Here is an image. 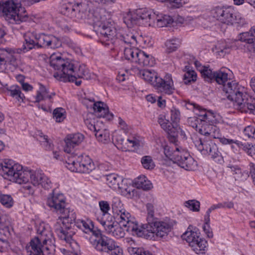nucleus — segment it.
Returning <instances> with one entry per match:
<instances>
[{
  "label": "nucleus",
  "instance_id": "nucleus-1",
  "mask_svg": "<svg viewBox=\"0 0 255 255\" xmlns=\"http://www.w3.org/2000/svg\"><path fill=\"white\" fill-rule=\"evenodd\" d=\"M47 205L51 210L60 215L55 225V230L58 237L61 239H70L74 232L67 229L65 221L72 222L76 219V215L73 210L66 208L65 198L64 195L53 191L49 194L47 199Z\"/></svg>",
  "mask_w": 255,
  "mask_h": 255
},
{
  "label": "nucleus",
  "instance_id": "nucleus-2",
  "mask_svg": "<svg viewBox=\"0 0 255 255\" xmlns=\"http://www.w3.org/2000/svg\"><path fill=\"white\" fill-rule=\"evenodd\" d=\"M95 15L96 17L95 24L98 27L101 42L107 46L116 44L118 33L113 22L107 17L110 16L109 13L104 9H100L95 13Z\"/></svg>",
  "mask_w": 255,
  "mask_h": 255
},
{
  "label": "nucleus",
  "instance_id": "nucleus-3",
  "mask_svg": "<svg viewBox=\"0 0 255 255\" xmlns=\"http://www.w3.org/2000/svg\"><path fill=\"white\" fill-rule=\"evenodd\" d=\"M147 223L142 224L139 230L141 236L139 238H152L165 237L170 230V225L167 222L158 221L154 213H147Z\"/></svg>",
  "mask_w": 255,
  "mask_h": 255
},
{
  "label": "nucleus",
  "instance_id": "nucleus-4",
  "mask_svg": "<svg viewBox=\"0 0 255 255\" xmlns=\"http://www.w3.org/2000/svg\"><path fill=\"white\" fill-rule=\"evenodd\" d=\"M50 66L57 72L54 74L57 79L63 82H71L75 67L73 62L64 58L60 53H53L50 57Z\"/></svg>",
  "mask_w": 255,
  "mask_h": 255
},
{
  "label": "nucleus",
  "instance_id": "nucleus-5",
  "mask_svg": "<svg viewBox=\"0 0 255 255\" xmlns=\"http://www.w3.org/2000/svg\"><path fill=\"white\" fill-rule=\"evenodd\" d=\"M0 174L6 179L21 184L27 181L29 170H23L22 165L14 161L5 159L0 164Z\"/></svg>",
  "mask_w": 255,
  "mask_h": 255
},
{
  "label": "nucleus",
  "instance_id": "nucleus-6",
  "mask_svg": "<svg viewBox=\"0 0 255 255\" xmlns=\"http://www.w3.org/2000/svg\"><path fill=\"white\" fill-rule=\"evenodd\" d=\"M138 74L146 82L158 87L163 94L171 95L175 91L173 81L170 74H166L164 79L158 77L157 73L151 70H139Z\"/></svg>",
  "mask_w": 255,
  "mask_h": 255
},
{
  "label": "nucleus",
  "instance_id": "nucleus-7",
  "mask_svg": "<svg viewBox=\"0 0 255 255\" xmlns=\"http://www.w3.org/2000/svg\"><path fill=\"white\" fill-rule=\"evenodd\" d=\"M22 0H0V12L17 23L25 21L27 14L21 6Z\"/></svg>",
  "mask_w": 255,
  "mask_h": 255
},
{
  "label": "nucleus",
  "instance_id": "nucleus-8",
  "mask_svg": "<svg viewBox=\"0 0 255 255\" xmlns=\"http://www.w3.org/2000/svg\"><path fill=\"white\" fill-rule=\"evenodd\" d=\"M155 15L152 11L146 9H138L134 11H129L125 13L124 21L128 27H132L135 25H143L147 26L153 22L150 21Z\"/></svg>",
  "mask_w": 255,
  "mask_h": 255
},
{
  "label": "nucleus",
  "instance_id": "nucleus-9",
  "mask_svg": "<svg viewBox=\"0 0 255 255\" xmlns=\"http://www.w3.org/2000/svg\"><path fill=\"white\" fill-rule=\"evenodd\" d=\"M65 166L71 171L84 173H89L95 168L93 161L86 155H69L66 161Z\"/></svg>",
  "mask_w": 255,
  "mask_h": 255
},
{
  "label": "nucleus",
  "instance_id": "nucleus-10",
  "mask_svg": "<svg viewBox=\"0 0 255 255\" xmlns=\"http://www.w3.org/2000/svg\"><path fill=\"white\" fill-rule=\"evenodd\" d=\"M124 54L126 59L141 66H151L154 64V59L151 55L134 47H125Z\"/></svg>",
  "mask_w": 255,
  "mask_h": 255
},
{
  "label": "nucleus",
  "instance_id": "nucleus-11",
  "mask_svg": "<svg viewBox=\"0 0 255 255\" xmlns=\"http://www.w3.org/2000/svg\"><path fill=\"white\" fill-rule=\"evenodd\" d=\"M223 91L226 94L227 98L234 103L235 108L243 102L244 98L247 97L243 87L235 81L228 82L224 84Z\"/></svg>",
  "mask_w": 255,
  "mask_h": 255
},
{
  "label": "nucleus",
  "instance_id": "nucleus-12",
  "mask_svg": "<svg viewBox=\"0 0 255 255\" xmlns=\"http://www.w3.org/2000/svg\"><path fill=\"white\" fill-rule=\"evenodd\" d=\"M115 217L119 225L125 228L126 230L133 236L138 238L141 236L137 222L134 218L131 217L129 212L124 210L115 215Z\"/></svg>",
  "mask_w": 255,
  "mask_h": 255
},
{
  "label": "nucleus",
  "instance_id": "nucleus-13",
  "mask_svg": "<svg viewBox=\"0 0 255 255\" xmlns=\"http://www.w3.org/2000/svg\"><path fill=\"white\" fill-rule=\"evenodd\" d=\"M193 143L195 146L203 155H210L214 159L220 156V153L217 145L210 139L195 137L193 139Z\"/></svg>",
  "mask_w": 255,
  "mask_h": 255
},
{
  "label": "nucleus",
  "instance_id": "nucleus-14",
  "mask_svg": "<svg viewBox=\"0 0 255 255\" xmlns=\"http://www.w3.org/2000/svg\"><path fill=\"white\" fill-rule=\"evenodd\" d=\"M28 173L27 181L30 179L32 185L41 187L45 189H49L51 187V180L41 170H29Z\"/></svg>",
  "mask_w": 255,
  "mask_h": 255
},
{
  "label": "nucleus",
  "instance_id": "nucleus-15",
  "mask_svg": "<svg viewBox=\"0 0 255 255\" xmlns=\"http://www.w3.org/2000/svg\"><path fill=\"white\" fill-rule=\"evenodd\" d=\"M82 103L88 109L92 108L94 112L98 117L106 118L109 120L113 119V115L109 113L107 106L103 102H95L94 100L85 98L82 100Z\"/></svg>",
  "mask_w": 255,
  "mask_h": 255
},
{
  "label": "nucleus",
  "instance_id": "nucleus-16",
  "mask_svg": "<svg viewBox=\"0 0 255 255\" xmlns=\"http://www.w3.org/2000/svg\"><path fill=\"white\" fill-rule=\"evenodd\" d=\"M93 246L100 252L111 253L113 255H122L123 250L113 240H92Z\"/></svg>",
  "mask_w": 255,
  "mask_h": 255
},
{
  "label": "nucleus",
  "instance_id": "nucleus-17",
  "mask_svg": "<svg viewBox=\"0 0 255 255\" xmlns=\"http://www.w3.org/2000/svg\"><path fill=\"white\" fill-rule=\"evenodd\" d=\"M181 152L176 151L174 153V158L175 162L182 168L187 170H193L197 167L196 161L190 155L186 150L183 148Z\"/></svg>",
  "mask_w": 255,
  "mask_h": 255
},
{
  "label": "nucleus",
  "instance_id": "nucleus-18",
  "mask_svg": "<svg viewBox=\"0 0 255 255\" xmlns=\"http://www.w3.org/2000/svg\"><path fill=\"white\" fill-rule=\"evenodd\" d=\"M234 10L230 7L217 6L211 10L212 16L221 23L230 25L233 21Z\"/></svg>",
  "mask_w": 255,
  "mask_h": 255
},
{
  "label": "nucleus",
  "instance_id": "nucleus-19",
  "mask_svg": "<svg viewBox=\"0 0 255 255\" xmlns=\"http://www.w3.org/2000/svg\"><path fill=\"white\" fill-rule=\"evenodd\" d=\"M185 107L188 110H193L195 115L198 116L201 123L203 122L214 124L216 122V116L211 111H207L200 106L195 104L187 102L185 104Z\"/></svg>",
  "mask_w": 255,
  "mask_h": 255
},
{
  "label": "nucleus",
  "instance_id": "nucleus-20",
  "mask_svg": "<svg viewBox=\"0 0 255 255\" xmlns=\"http://www.w3.org/2000/svg\"><path fill=\"white\" fill-rule=\"evenodd\" d=\"M53 246L47 240H30L26 250L30 255H43V252L50 251Z\"/></svg>",
  "mask_w": 255,
  "mask_h": 255
},
{
  "label": "nucleus",
  "instance_id": "nucleus-21",
  "mask_svg": "<svg viewBox=\"0 0 255 255\" xmlns=\"http://www.w3.org/2000/svg\"><path fill=\"white\" fill-rule=\"evenodd\" d=\"M37 44L40 48L55 49L61 47L62 45L60 39L53 34H39Z\"/></svg>",
  "mask_w": 255,
  "mask_h": 255
},
{
  "label": "nucleus",
  "instance_id": "nucleus-22",
  "mask_svg": "<svg viewBox=\"0 0 255 255\" xmlns=\"http://www.w3.org/2000/svg\"><path fill=\"white\" fill-rule=\"evenodd\" d=\"M96 114L92 113H88L84 118V123L87 128L96 133L98 129L102 130L104 126L102 121L97 119Z\"/></svg>",
  "mask_w": 255,
  "mask_h": 255
},
{
  "label": "nucleus",
  "instance_id": "nucleus-23",
  "mask_svg": "<svg viewBox=\"0 0 255 255\" xmlns=\"http://www.w3.org/2000/svg\"><path fill=\"white\" fill-rule=\"evenodd\" d=\"M77 226L86 233H91L96 238L103 239L105 237L101 231L94 226L93 222L90 220H81L77 223Z\"/></svg>",
  "mask_w": 255,
  "mask_h": 255
},
{
  "label": "nucleus",
  "instance_id": "nucleus-24",
  "mask_svg": "<svg viewBox=\"0 0 255 255\" xmlns=\"http://www.w3.org/2000/svg\"><path fill=\"white\" fill-rule=\"evenodd\" d=\"M84 135L80 133L68 135L65 139L64 151L70 153L76 146L79 145L83 140Z\"/></svg>",
  "mask_w": 255,
  "mask_h": 255
},
{
  "label": "nucleus",
  "instance_id": "nucleus-25",
  "mask_svg": "<svg viewBox=\"0 0 255 255\" xmlns=\"http://www.w3.org/2000/svg\"><path fill=\"white\" fill-rule=\"evenodd\" d=\"M199 128V132L205 136H208L214 138H217L221 136L220 129L212 123L208 122H203Z\"/></svg>",
  "mask_w": 255,
  "mask_h": 255
},
{
  "label": "nucleus",
  "instance_id": "nucleus-26",
  "mask_svg": "<svg viewBox=\"0 0 255 255\" xmlns=\"http://www.w3.org/2000/svg\"><path fill=\"white\" fill-rule=\"evenodd\" d=\"M39 34L35 32H27L24 35V42L22 49L24 52L28 51L34 48H40L37 44Z\"/></svg>",
  "mask_w": 255,
  "mask_h": 255
},
{
  "label": "nucleus",
  "instance_id": "nucleus-27",
  "mask_svg": "<svg viewBox=\"0 0 255 255\" xmlns=\"http://www.w3.org/2000/svg\"><path fill=\"white\" fill-rule=\"evenodd\" d=\"M55 95V93L49 92L45 87L40 84L35 96V102L39 103L45 101L47 103L48 106L49 107L52 102V99Z\"/></svg>",
  "mask_w": 255,
  "mask_h": 255
},
{
  "label": "nucleus",
  "instance_id": "nucleus-28",
  "mask_svg": "<svg viewBox=\"0 0 255 255\" xmlns=\"http://www.w3.org/2000/svg\"><path fill=\"white\" fill-rule=\"evenodd\" d=\"M235 109L241 113H250L255 115V99L249 97L247 95L243 102H241Z\"/></svg>",
  "mask_w": 255,
  "mask_h": 255
},
{
  "label": "nucleus",
  "instance_id": "nucleus-29",
  "mask_svg": "<svg viewBox=\"0 0 255 255\" xmlns=\"http://www.w3.org/2000/svg\"><path fill=\"white\" fill-rule=\"evenodd\" d=\"M119 147L124 151L131 150L134 148L137 149L140 145V142L134 137L131 139H124L120 136L117 139Z\"/></svg>",
  "mask_w": 255,
  "mask_h": 255
},
{
  "label": "nucleus",
  "instance_id": "nucleus-30",
  "mask_svg": "<svg viewBox=\"0 0 255 255\" xmlns=\"http://www.w3.org/2000/svg\"><path fill=\"white\" fill-rule=\"evenodd\" d=\"M115 41L116 44L121 42L127 44L134 45L137 43L136 36L130 31H121L119 32Z\"/></svg>",
  "mask_w": 255,
  "mask_h": 255
},
{
  "label": "nucleus",
  "instance_id": "nucleus-31",
  "mask_svg": "<svg viewBox=\"0 0 255 255\" xmlns=\"http://www.w3.org/2000/svg\"><path fill=\"white\" fill-rule=\"evenodd\" d=\"M155 16L153 18H151V21L152 22L151 25H147V26H156L159 27H162L164 26H167L172 23L173 19L171 16L167 15H159L154 12Z\"/></svg>",
  "mask_w": 255,
  "mask_h": 255
},
{
  "label": "nucleus",
  "instance_id": "nucleus-32",
  "mask_svg": "<svg viewBox=\"0 0 255 255\" xmlns=\"http://www.w3.org/2000/svg\"><path fill=\"white\" fill-rule=\"evenodd\" d=\"M65 248H61L60 250L64 255H78L77 252L79 246L76 240H64Z\"/></svg>",
  "mask_w": 255,
  "mask_h": 255
},
{
  "label": "nucleus",
  "instance_id": "nucleus-33",
  "mask_svg": "<svg viewBox=\"0 0 255 255\" xmlns=\"http://www.w3.org/2000/svg\"><path fill=\"white\" fill-rule=\"evenodd\" d=\"M35 227L37 235L34 239H51L52 238V234L44 222H37Z\"/></svg>",
  "mask_w": 255,
  "mask_h": 255
},
{
  "label": "nucleus",
  "instance_id": "nucleus-34",
  "mask_svg": "<svg viewBox=\"0 0 255 255\" xmlns=\"http://www.w3.org/2000/svg\"><path fill=\"white\" fill-rule=\"evenodd\" d=\"M189 246L196 254H203L207 249V240H186Z\"/></svg>",
  "mask_w": 255,
  "mask_h": 255
},
{
  "label": "nucleus",
  "instance_id": "nucleus-35",
  "mask_svg": "<svg viewBox=\"0 0 255 255\" xmlns=\"http://www.w3.org/2000/svg\"><path fill=\"white\" fill-rule=\"evenodd\" d=\"M106 184L114 190H118L120 183L123 181V177L115 173L106 175Z\"/></svg>",
  "mask_w": 255,
  "mask_h": 255
},
{
  "label": "nucleus",
  "instance_id": "nucleus-36",
  "mask_svg": "<svg viewBox=\"0 0 255 255\" xmlns=\"http://www.w3.org/2000/svg\"><path fill=\"white\" fill-rule=\"evenodd\" d=\"M166 131L170 136V140L171 142H175L176 140V137L178 135H180L183 138L185 137V132L178 125L176 124H172V127L170 126Z\"/></svg>",
  "mask_w": 255,
  "mask_h": 255
},
{
  "label": "nucleus",
  "instance_id": "nucleus-37",
  "mask_svg": "<svg viewBox=\"0 0 255 255\" xmlns=\"http://www.w3.org/2000/svg\"><path fill=\"white\" fill-rule=\"evenodd\" d=\"M71 82H73L77 78H83L85 80H89L91 78V74L84 65L79 66L77 70L74 71L73 76L71 77Z\"/></svg>",
  "mask_w": 255,
  "mask_h": 255
},
{
  "label": "nucleus",
  "instance_id": "nucleus-38",
  "mask_svg": "<svg viewBox=\"0 0 255 255\" xmlns=\"http://www.w3.org/2000/svg\"><path fill=\"white\" fill-rule=\"evenodd\" d=\"M73 7L75 11L76 12L75 17L79 19L85 17L89 10L88 4L86 1L77 3L73 5Z\"/></svg>",
  "mask_w": 255,
  "mask_h": 255
},
{
  "label": "nucleus",
  "instance_id": "nucleus-39",
  "mask_svg": "<svg viewBox=\"0 0 255 255\" xmlns=\"http://www.w3.org/2000/svg\"><path fill=\"white\" fill-rule=\"evenodd\" d=\"M134 184L137 188L144 190H148L153 187L151 182L144 175L140 176L135 179Z\"/></svg>",
  "mask_w": 255,
  "mask_h": 255
},
{
  "label": "nucleus",
  "instance_id": "nucleus-40",
  "mask_svg": "<svg viewBox=\"0 0 255 255\" xmlns=\"http://www.w3.org/2000/svg\"><path fill=\"white\" fill-rule=\"evenodd\" d=\"M199 230L192 225H189L186 231L181 236L182 239H197L200 237Z\"/></svg>",
  "mask_w": 255,
  "mask_h": 255
},
{
  "label": "nucleus",
  "instance_id": "nucleus-41",
  "mask_svg": "<svg viewBox=\"0 0 255 255\" xmlns=\"http://www.w3.org/2000/svg\"><path fill=\"white\" fill-rule=\"evenodd\" d=\"M6 89L10 92V96L15 98L18 102H20L23 101L24 96L17 85H12L9 88H7Z\"/></svg>",
  "mask_w": 255,
  "mask_h": 255
},
{
  "label": "nucleus",
  "instance_id": "nucleus-42",
  "mask_svg": "<svg viewBox=\"0 0 255 255\" xmlns=\"http://www.w3.org/2000/svg\"><path fill=\"white\" fill-rule=\"evenodd\" d=\"M0 203L5 208H10L13 206L14 200L10 195L0 191Z\"/></svg>",
  "mask_w": 255,
  "mask_h": 255
},
{
  "label": "nucleus",
  "instance_id": "nucleus-43",
  "mask_svg": "<svg viewBox=\"0 0 255 255\" xmlns=\"http://www.w3.org/2000/svg\"><path fill=\"white\" fill-rule=\"evenodd\" d=\"M111 206L114 216L125 210L120 199L118 197L113 198Z\"/></svg>",
  "mask_w": 255,
  "mask_h": 255
},
{
  "label": "nucleus",
  "instance_id": "nucleus-44",
  "mask_svg": "<svg viewBox=\"0 0 255 255\" xmlns=\"http://www.w3.org/2000/svg\"><path fill=\"white\" fill-rule=\"evenodd\" d=\"M66 117V112L62 108H57L53 112V118L56 123L62 122Z\"/></svg>",
  "mask_w": 255,
  "mask_h": 255
},
{
  "label": "nucleus",
  "instance_id": "nucleus-45",
  "mask_svg": "<svg viewBox=\"0 0 255 255\" xmlns=\"http://www.w3.org/2000/svg\"><path fill=\"white\" fill-rule=\"evenodd\" d=\"M200 73L205 80L211 82L214 79L216 72H213L208 66L200 67Z\"/></svg>",
  "mask_w": 255,
  "mask_h": 255
},
{
  "label": "nucleus",
  "instance_id": "nucleus-46",
  "mask_svg": "<svg viewBox=\"0 0 255 255\" xmlns=\"http://www.w3.org/2000/svg\"><path fill=\"white\" fill-rule=\"evenodd\" d=\"M219 84H226V82H228V73L222 70L216 71L215 74L214 79Z\"/></svg>",
  "mask_w": 255,
  "mask_h": 255
},
{
  "label": "nucleus",
  "instance_id": "nucleus-47",
  "mask_svg": "<svg viewBox=\"0 0 255 255\" xmlns=\"http://www.w3.org/2000/svg\"><path fill=\"white\" fill-rule=\"evenodd\" d=\"M95 135L100 142L106 143L110 140V132L105 128H103L102 130L98 129Z\"/></svg>",
  "mask_w": 255,
  "mask_h": 255
},
{
  "label": "nucleus",
  "instance_id": "nucleus-48",
  "mask_svg": "<svg viewBox=\"0 0 255 255\" xmlns=\"http://www.w3.org/2000/svg\"><path fill=\"white\" fill-rule=\"evenodd\" d=\"M140 162L142 167L147 170H152L155 166L154 162L150 156H143L141 158Z\"/></svg>",
  "mask_w": 255,
  "mask_h": 255
},
{
  "label": "nucleus",
  "instance_id": "nucleus-49",
  "mask_svg": "<svg viewBox=\"0 0 255 255\" xmlns=\"http://www.w3.org/2000/svg\"><path fill=\"white\" fill-rule=\"evenodd\" d=\"M179 45L180 41L176 38L169 39L165 43L166 50L168 53L175 51Z\"/></svg>",
  "mask_w": 255,
  "mask_h": 255
},
{
  "label": "nucleus",
  "instance_id": "nucleus-50",
  "mask_svg": "<svg viewBox=\"0 0 255 255\" xmlns=\"http://www.w3.org/2000/svg\"><path fill=\"white\" fill-rule=\"evenodd\" d=\"M37 139L41 142V145L46 150H50L52 148V146L48 139L47 135L44 134L42 132H39L37 135Z\"/></svg>",
  "mask_w": 255,
  "mask_h": 255
},
{
  "label": "nucleus",
  "instance_id": "nucleus-51",
  "mask_svg": "<svg viewBox=\"0 0 255 255\" xmlns=\"http://www.w3.org/2000/svg\"><path fill=\"white\" fill-rule=\"evenodd\" d=\"M128 251L131 255H152L148 251L142 248L129 247Z\"/></svg>",
  "mask_w": 255,
  "mask_h": 255
},
{
  "label": "nucleus",
  "instance_id": "nucleus-52",
  "mask_svg": "<svg viewBox=\"0 0 255 255\" xmlns=\"http://www.w3.org/2000/svg\"><path fill=\"white\" fill-rule=\"evenodd\" d=\"M215 48L217 50L216 52L220 56H224L225 54L228 53L230 49L229 46L224 42L218 43L216 45Z\"/></svg>",
  "mask_w": 255,
  "mask_h": 255
},
{
  "label": "nucleus",
  "instance_id": "nucleus-53",
  "mask_svg": "<svg viewBox=\"0 0 255 255\" xmlns=\"http://www.w3.org/2000/svg\"><path fill=\"white\" fill-rule=\"evenodd\" d=\"M118 190H120L124 194L128 195H130L132 191V187L130 185L128 184V181L123 179V181L120 183Z\"/></svg>",
  "mask_w": 255,
  "mask_h": 255
},
{
  "label": "nucleus",
  "instance_id": "nucleus-54",
  "mask_svg": "<svg viewBox=\"0 0 255 255\" xmlns=\"http://www.w3.org/2000/svg\"><path fill=\"white\" fill-rule=\"evenodd\" d=\"M28 182L29 181H26L24 183H21V184H23L22 189L25 193L30 195H33L37 186L36 185H32L31 182L29 183Z\"/></svg>",
  "mask_w": 255,
  "mask_h": 255
},
{
  "label": "nucleus",
  "instance_id": "nucleus-55",
  "mask_svg": "<svg viewBox=\"0 0 255 255\" xmlns=\"http://www.w3.org/2000/svg\"><path fill=\"white\" fill-rule=\"evenodd\" d=\"M197 75L196 72L193 70H188L184 75L183 80L184 83L187 84L191 82L196 81Z\"/></svg>",
  "mask_w": 255,
  "mask_h": 255
},
{
  "label": "nucleus",
  "instance_id": "nucleus-56",
  "mask_svg": "<svg viewBox=\"0 0 255 255\" xmlns=\"http://www.w3.org/2000/svg\"><path fill=\"white\" fill-rule=\"evenodd\" d=\"M181 148H182L181 147H176L175 150L171 151L169 146L167 145L165 146L164 147V153L167 157L169 158L174 162H175V159L174 158L173 155L176 151L181 152L182 149Z\"/></svg>",
  "mask_w": 255,
  "mask_h": 255
},
{
  "label": "nucleus",
  "instance_id": "nucleus-57",
  "mask_svg": "<svg viewBox=\"0 0 255 255\" xmlns=\"http://www.w3.org/2000/svg\"><path fill=\"white\" fill-rule=\"evenodd\" d=\"M0 56L4 59L5 62H11L13 60V51L11 50L2 49Z\"/></svg>",
  "mask_w": 255,
  "mask_h": 255
},
{
  "label": "nucleus",
  "instance_id": "nucleus-58",
  "mask_svg": "<svg viewBox=\"0 0 255 255\" xmlns=\"http://www.w3.org/2000/svg\"><path fill=\"white\" fill-rule=\"evenodd\" d=\"M188 123L191 127L198 131L199 128H201L202 125L200 122V120L196 117H190L188 118Z\"/></svg>",
  "mask_w": 255,
  "mask_h": 255
},
{
  "label": "nucleus",
  "instance_id": "nucleus-59",
  "mask_svg": "<svg viewBox=\"0 0 255 255\" xmlns=\"http://www.w3.org/2000/svg\"><path fill=\"white\" fill-rule=\"evenodd\" d=\"M233 21L231 22L230 25L237 24L238 26H243L247 23L245 19L240 14L233 13Z\"/></svg>",
  "mask_w": 255,
  "mask_h": 255
},
{
  "label": "nucleus",
  "instance_id": "nucleus-60",
  "mask_svg": "<svg viewBox=\"0 0 255 255\" xmlns=\"http://www.w3.org/2000/svg\"><path fill=\"white\" fill-rule=\"evenodd\" d=\"M185 205L190 210L193 211H199L200 208V202L195 200H189L185 203Z\"/></svg>",
  "mask_w": 255,
  "mask_h": 255
},
{
  "label": "nucleus",
  "instance_id": "nucleus-61",
  "mask_svg": "<svg viewBox=\"0 0 255 255\" xmlns=\"http://www.w3.org/2000/svg\"><path fill=\"white\" fill-rule=\"evenodd\" d=\"M158 122L161 127L164 130H167L170 127V124L168 120H166L164 115H160L158 118Z\"/></svg>",
  "mask_w": 255,
  "mask_h": 255
},
{
  "label": "nucleus",
  "instance_id": "nucleus-62",
  "mask_svg": "<svg viewBox=\"0 0 255 255\" xmlns=\"http://www.w3.org/2000/svg\"><path fill=\"white\" fill-rule=\"evenodd\" d=\"M62 12L64 15L71 18L75 17L76 15V12L74 10L73 6L70 7L67 6H64Z\"/></svg>",
  "mask_w": 255,
  "mask_h": 255
},
{
  "label": "nucleus",
  "instance_id": "nucleus-63",
  "mask_svg": "<svg viewBox=\"0 0 255 255\" xmlns=\"http://www.w3.org/2000/svg\"><path fill=\"white\" fill-rule=\"evenodd\" d=\"M240 148H243L249 155L253 156L255 154V148L253 145L248 143L243 144L241 142Z\"/></svg>",
  "mask_w": 255,
  "mask_h": 255
},
{
  "label": "nucleus",
  "instance_id": "nucleus-64",
  "mask_svg": "<svg viewBox=\"0 0 255 255\" xmlns=\"http://www.w3.org/2000/svg\"><path fill=\"white\" fill-rule=\"evenodd\" d=\"M244 132L245 135L248 137L255 139V128L254 127L249 126L246 127Z\"/></svg>",
  "mask_w": 255,
  "mask_h": 255
}]
</instances>
